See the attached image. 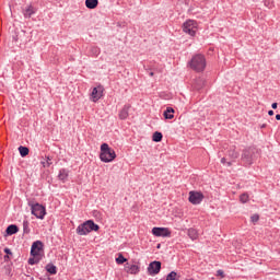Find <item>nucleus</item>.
<instances>
[{
	"label": "nucleus",
	"instance_id": "obj_1",
	"mask_svg": "<svg viewBox=\"0 0 280 280\" xmlns=\"http://www.w3.org/2000/svg\"><path fill=\"white\" fill-rule=\"evenodd\" d=\"M100 159L103 163H113V160L117 159V153L108 143H103L101 145Z\"/></svg>",
	"mask_w": 280,
	"mask_h": 280
},
{
	"label": "nucleus",
	"instance_id": "obj_2",
	"mask_svg": "<svg viewBox=\"0 0 280 280\" xmlns=\"http://www.w3.org/2000/svg\"><path fill=\"white\" fill-rule=\"evenodd\" d=\"M92 231H100V225H97L94 220H88L77 228L78 235H89Z\"/></svg>",
	"mask_w": 280,
	"mask_h": 280
},
{
	"label": "nucleus",
	"instance_id": "obj_3",
	"mask_svg": "<svg viewBox=\"0 0 280 280\" xmlns=\"http://www.w3.org/2000/svg\"><path fill=\"white\" fill-rule=\"evenodd\" d=\"M189 65L194 71L200 73V71H205L207 67V59L205 58V55H196L191 58Z\"/></svg>",
	"mask_w": 280,
	"mask_h": 280
},
{
	"label": "nucleus",
	"instance_id": "obj_4",
	"mask_svg": "<svg viewBox=\"0 0 280 280\" xmlns=\"http://www.w3.org/2000/svg\"><path fill=\"white\" fill-rule=\"evenodd\" d=\"M28 207H31L32 214L35 215L38 220H44L47 214V210L40 203L34 201H28Z\"/></svg>",
	"mask_w": 280,
	"mask_h": 280
},
{
	"label": "nucleus",
	"instance_id": "obj_5",
	"mask_svg": "<svg viewBox=\"0 0 280 280\" xmlns=\"http://www.w3.org/2000/svg\"><path fill=\"white\" fill-rule=\"evenodd\" d=\"M183 30L189 36H196V30H198V24L194 20H188L184 23Z\"/></svg>",
	"mask_w": 280,
	"mask_h": 280
},
{
	"label": "nucleus",
	"instance_id": "obj_6",
	"mask_svg": "<svg viewBox=\"0 0 280 280\" xmlns=\"http://www.w3.org/2000/svg\"><path fill=\"white\" fill-rule=\"evenodd\" d=\"M255 148H248L243 151L242 161L246 163V165H253V159H255Z\"/></svg>",
	"mask_w": 280,
	"mask_h": 280
},
{
	"label": "nucleus",
	"instance_id": "obj_7",
	"mask_svg": "<svg viewBox=\"0 0 280 280\" xmlns=\"http://www.w3.org/2000/svg\"><path fill=\"white\" fill-rule=\"evenodd\" d=\"M188 200L191 205H200L205 200V195L200 191L191 190Z\"/></svg>",
	"mask_w": 280,
	"mask_h": 280
},
{
	"label": "nucleus",
	"instance_id": "obj_8",
	"mask_svg": "<svg viewBox=\"0 0 280 280\" xmlns=\"http://www.w3.org/2000/svg\"><path fill=\"white\" fill-rule=\"evenodd\" d=\"M44 244L40 242V241H35L33 244H32V247H31V255H35L37 257H42L43 258V248H44Z\"/></svg>",
	"mask_w": 280,
	"mask_h": 280
},
{
	"label": "nucleus",
	"instance_id": "obj_9",
	"mask_svg": "<svg viewBox=\"0 0 280 280\" xmlns=\"http://www.w3.org/2000/svg\"><path fill=\"white\" fill-rule=\"evenodd\" d=\"M161 266L162 264L159 260L150 262L148 267V275H150L151 277H154V275H159V272H161Z\"/></svg>",
	"mask_w": 280,
	"mask_h": 280
},
{
	"label": "nucleus",
	"instance_id": "obj_10",
	"mask_svg": "<svg viewBox=\"0 0 280 280\" xmlns=\"http://www.w3.org/2000/svg\"><path fill=\"white\" fill-rule=\"evenodd\" d=\"M152 234L155 237H170L172 235V232L167 228H153Z\"/></svg>",
	"mask_w": 280,
	"mask_h": 280
},
{
	"label": "nucleus",
	"instance_id": "obj_11",
	"mask_svg": "<svg viewBox=\"0 0 280 280\" xmlns=\"http://www.w3.org/2000/svg\"><path fill=\"white\" fill-rule=\"evenodd\" d=\"M102 93H104V88L97 86L92 90L91 97L93 102H98L102 98Z\"/></svg>",
	"mask_w": 280,
	"mask_h": 280
},
{
	"label": "nucleus",
	"instance_id": "obj_12",
	"mask_svg": "<svg viewBox=\"0 0 280 280\" xmlns=\"http://www.w3.org/2000/svg\"><path fill=\"white\" fill-rule=\"evenodd\" d=\"M141 268L137 265H130V264H126L125 265V271L128 273V275H139Z\"/></svg>",
	"mask_w": 280,
	"mask_h": 280
},
{
	"label": "nucleus",
	"instance_id": "obj_13",
	"mask_svg": "<svg viewBox=\"0 0 280 280\" xmlns=\"http://www.w3.org/2000/svg\"><path fill=\"white\" fill-rule=\"evenodd\" d=\"M206 84H207V81L203 78H197L192 83V89L195 91H201V89H205Z\"/></svg>",
	"mask_w": 280,
	"mask_h": 280
},
{
	"label": "nucleus",
	"instance_id": "obj_14",
	"mask_svg": "<svg viewBox=\"0 0 280 280\" xmlns=\"http://www.w3.org/2000/svg\"><path fill=\"white\" fill-rule=\"evenodd\" d=\"M58 178L62 183H67V179L69 178V171L67 168H61L59 171Z\"/></svg>",
	"mask_w": 280,
	"mask_h": 280
},
{
	"label": "nucleus",
	"instance_id": "obj_15",
	"mask_svg": "<svg viewBox=\"0 0 280 280\" xmlns=\"http://www.w3.org/2000/svg\"><path fill=\"white\" fill-rule=\"evenodd\" d=\"M24 18L25 19H32L33 14H36V8H34L33 5H28L25 10H24Z\"/></svg>",
	"mask_w": 280,
	"mask_h": 280
},
{
	"label": "nucleus",
	"instance_id": "obj_16",
	"mask_svg": "<svg viewBox=\"0 0 280 280\" xmlns=\"http://www.w3.org/2000/svg\"><path fill=\"white\" fill-rule=\"evenodd\" d=\"M100 5V0H85V7L88 10H95Z\"/></svg>",
	"mask_w": 280,
	"mask_h": 280
},
{
	"label": "nucleus",
	"instance_id": "obj_17",
	"mask_svg": "<svg viewBox=\"0 0 280 280\" xmlns=\"http://www.w3.org/2000/svg\"><path fill=\"white\" fill-rule=\"evenodd\" d=\"M7 235H16L19 233V226L16 224H11L5 230Z\"/></svg>",
	"mask_w": 280,
	"mask_h": 280
},
{
	"label": "nucleus",
	"instance_id": "obj_18",
	"mask_svg": "<svg viewBox=\"0 0 280 280\" xmlns=\"http://www.w3.org/2000/svg\"><path fill=\"white\" fill-rule=\"evenodd\" d=\"M130 110V105H125L122 110L119 112V119H128V112Z\"/></svg>",
	"mask_w": 280,
	"mask_h": 280
},
{
	"label": "nucleus",
	"instance_id": "obj_19",
	"mask_svg": "<svg viewBox=\"0 0 280 280\" xmlns=\"http://www.w3.org/2000/svg\"><path fill=\"white\" fill-rule=\"evenodd\" d=\"M174 113L175 110L172 107H167L164 112V118L165 119H174Z\"/></svg>",
	"mask_w": 280,
	"mask_h": 280
},
{
	"label": "nucleus",
	"instance_id": "obj_20",
	"mask_svg": "<svg viewBox=\"0 0 280 280\" xmlns=\"http://www.w3.org/2000/svg\"><path fill=\"white\" fill-rule=\"evenodd\" d=\"M19 152H20V155L22 156V159H25V156H27L30 154V148L20 145Z\"/></svg>",
	"mask_w": 280,
	"mask_h": 280
},
{
	"label": "nucleus",
	"instance_id": "obj_21",
	"mask_svg": "<svg viewBox=\"0 0 280 280\" xmlns=\"http://www.w3.org/2000/svg\"><path fill=\"white\" fill-rule=\"evenodd\" d=\"M152 141L155 143H161V141H163V133L155 131L152 136Z\"/></svg>",
	"mask_w": 280,
	"mask_h": 280
},
{
	"label": "nucleus",
	"instance_id": "obj_22",
	"mask_svg": "<svg viewBox=\"0 0 280 280\" xmlns=\"http://www.w3.org/2000/svg\"><path fill=\"white\" fill-rule=\"evenodd\" d=\"M228 155L230 156V159H234V160L240 158V153L237 151H235V147H232L228 151Z\"/></svg>",
	"mask_w": 280,
	"mask_h": 280
},
{
	"label": "nucleus",
	"instance_id": "obj_23",
	"mask_svg": "<svg viewBox=\"0 0 280 280\" xmlns=\"http://www.w3.org/2000/svg\"><path fill=\"white\" fill-rule=\"evenodd\" d=\"M46 270L49 272V275H57L58 269L56 268V265L54 264H48L46 265Z\"/></svg>",
	"mask_w": 280,
	"mask_h": 280
},
{
	"label": "nucleus",
	"instance_id": "obj_24",
	"mask_svg": "<svg viewBox=\"0 0 280 280\" xmlns=\"http://www.w3.org/2000/svg\"><path fill=\"white\" fill-rule=\"evenodd\" d=\"M32 258L28 259L30 266H34L36 264H39L40 259H43L40 256L31 255Z\"/></svg>",
	"mask_w": 280,
	"mask_h": 280
},
{
	"label": "nucleus",
	"instance_id": "obj_25",
	"mask_svg": "<svg viewBox=\"0 0 280 280\" xmlns=\"http://www.w3.org/2000/svg\"><path fill=\"white\" fill-rule=\"evenodd\" d=\"M188 236L190 237V240H198V230L189 229Z\"/></svg>",
	"mask_w": 280,
	"mask_h": 280
},
{
	"label": "nucleus",
	"instance_id": "obj_26",
	"mask_svg": "<svg viewBox=\"0 0 280 280\" xmlns=\"http://www.w3.org/2000/svg\"><path fill=\"white\" fill-rule=\"evenodd\" d=\"M30 221H27V220H24L23 221V233L25 234V235H30Z\"/></svg>",
	"mask_w": 280,
	"mask_h": 280
},
{
	"label": "nucleus",
	"instance_id": "obj_27",
	"mask_svg": "<svg viewBox=\"0 0 280 280\" xmlns=\"http://www.w3.org/2000/svg\"><path fill=\"white\" fill-rule=\"evenodd\" d=\"M126 261H128V259L124 257L122 254H119L118 257L116 258V264H118L119 266H121V264H126Z\"/></svg>",
	"mask_w": 280,
	"mask_h": 280
},
{
	"label": "nucleus",
	"instance_id": "obj_28",
	"mask_svg": "<svg viewBox=\"0 0 280 280\" xmlns=\"http://www.w3.org/2000/svg\"><path fill=\"white\" fill-rule=\"evenodd\" d=\"M166 280H179V279H178V273H176V271H171V272L166 276Z\"/></svg>",
	"mask_w": 280,
	"mask_h": 280
},
{
	"label": "nucleus",
	"instance_id": "obj_29",
	"mask_svg": "<svg viewBox=\"0 0 280 280\" xmlns=\"http://www.w3.org/2000/svg\"><path fill=\"white\" fill-rule=\"evenodd\" d=\"M42 165L44 167H49L50 165H54V162L51 161V156H46V162H42Z\"/></svg>",
	"mask_w": 280,
	"mask_h": 280
},
{
	"label": "nucleus",
	"instance_id": "obj_30",
	"mask_svg": "<svg viewBox=\"0 0 280 280\" xmlns=\"http://www.w3.org/2000/svg\"><path fill=\"white\" fill-rule=\"evenodd\" d=\"M240 200L241 202L246 203V201L248 200V194L244 192L240 196Z\"/></svg>",
	"mask_w": 280,
	"mask_h": 280
},
{
	"label": "nucleus",
	"instance_id": "obj_31",
	"mask_svg": "<svg viewBox=\"0 0 280 280\" xmlns=\"http://www.w3.org/2000/svg\"><path fill=\"white\" fill-rule=\"evenodd\" d=\"M91 54H92L93 56H98V54H100V48H98L97 46L92 47V48H91Z\"/></svg>",
	"mask_w": 280,
	"mask_h": 280
},
{
	"label": "nucleus",
	"instance_id": "obj_32",
	"mask_svg": "<svg viewBox=\"0 0 280 280\" xmlns=\"http://www.w3.org/2000/svg\"><path fill=\"white\" fill-rule=\"evenodd\" d=\"M250 221L255 224L256 222H259V214H254L250 217Z\"/></svg>",
	"mask_w": 280,
	"mask_h": 280
},
{
	"label": "nucleus",
	"instance_id": "obj_33",
	"mask_svg": "<svg viewBox=\"0 0 280 280\" xmlns=\"http://www.w3.org/2000/svg\"><path fill=\"white\" fill-rule=\"evenodd\" d=\"M4 253L7 254L5 256H4V259H10V256H8V255H12V250H10V248H4Z\"/></svg>",
	"mask_w": 280,
	"mask_h": 280
},
{
	"label": "nucleus",
	"instance_id": "obj_34",
	"mask_svg": "<svg viewBox=\"0 0 280 280\" xmlns=\"http://www.w3.org/2000/svg\"><path fill=\"white\" fill-rule=\"evenodd\" d=\"M217 277H221V279H224V271L222 270V269H219L218 271H217Z\"/></svg>",
	"mask_w": 280,
	"mask_h": 280
},
{
	"label": "nucleus",
	"instance_id": "obj_35",
	"mask_svg": "<svg viewBox=\"0 0 280 280\" xmlns=\"http://www.w3.org/2000/svg\"><path fill=\"white\" fill-rule=\"evenodd\" d=\"M268 115H269L270 117H272V115H275V112H273L272 109H270V110L268 112Z\"/></svg>",
	"mask_w": 280,
	"mask_h": 280
},
{
	"label": "nucleus",
	"instance_id": "obj_36",
	"mask_svg": "<svg viewBox=\"0 0 280 280\" xmlns=\"http://www.w3.org/2000/svg\"><path fill=\"white\" fill-rule=\"evenodd\" d=\"M277 106H278L277 103H272V104H271V107H272L273 109H277Z\"/></svg>",
	"mask_w": 280,
	"mask_h": 280
},
{
	"label": "nucleus",
	"instance_id": "obj_37",
	"mask_svg": "<svg viewBox=\"0 0 280 280\" xmlns=\"http://www.w3.org/2000/svg\"><path fill=\"white\" fill-rule=\"evenodd\" d=\"M221 163L224 165V163H226V158H222Z\"/></svg>",
	"mask_w": 280,
	"mask_h": 280
},
{
	"label": "nucleus",
	"instance_id": "obj_38",
	"mask_svg": "<svg viewBox=\"0 0 280 280\" xmlns=\"http://www.w3.org/2000/svg\"><path fill=\"white\" fill-rule=\"evenodd\" d=\"M277 121H280V114L276 115Z\"/></svg>",
	"mask_w": 280,
	"mask_h": 280
},
{
	"label": "nucleus",
	"instance_id": "obj_39",
	"mask_svg": "<svg viewBox=\"0 0 280 280\" xmlns=\"http://www.w3.org/2000/svg\"><path fill=\"white\" fill-rule=\"evenodd\" d=\"M268 125H266V124H262L261 126H260V128H266Z\"/></svg>",
	"mask_w": 280,
	"mask_h": 280
},
{
	"label": "nucleus",
	"instance_id": "obj_40",
	"mask_svg": "<svg viewBox=\"0 0 280 280\" xmlns=\"http://www.w3.org/2000/svg\"><path fill=\"white\" fill-rule=\"evenodd\" d=\"M149 75L152 78L154 75V73L151 71V72H149Z\"/></svg>",
	"mask_w": 280,
	"mask_h": 280
},
{
	"label": "nucleus",
	"instance_id": "obj_41",
	"mask_svg": "<svg viewBox=\"0 0 280 280\" xmlns=\"http://www.w3.org/2000/svg\"><path fill=\"white\" fill-rule=\"evenodd\" d=\"M232 163L231 162H228V166L231 167Z\"/></svg>",
	"mask_w": 280,
	"mask_h": 280
}]
</instances>
